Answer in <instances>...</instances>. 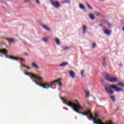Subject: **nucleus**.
<instances>
[{
    "instance_id": "nucleus-1",
    "label": "nucleus",
    "mask_w": 124,
    "mask_h": 124,
    "mask_svg": "<svg viewBox=\"0 0 124 124\" xmlns=\"http://www.w3.org/2000/svg\"><path fill=\"white\" fill-rule=\"evenodd\" d=\"M31 78L32 81L34 82L36 85L40 86L41 87H43L44 89H48L49 88H52L53 87L52 85H54L55 83H57L59 87H62V82H61V78H59L56 80L50 82V84L45 83L43 84L41 83L42 82L43 78L40 77L36 75H33L31 76Z\"/></svg>"
},
{
    "instance_id": "nucleus-2",
    "label": "nucleus",
    "mask_w": 124,
    "mask_h": 124,
    "mask_svg": "<svg viewBox=\"0 0 124 124\" xmlns=\"http://www.w3.org/2000/svg\"><path fill=\"white\" fill-rule=\"evenodd\" d=\"M76 102H77V106L74 107L73 110L77 113L81 114L82 115H85V116L88 117L89 114H90L91 112V110H84V108L80 105V103L78 100H76ZM80 109L84 110L86 112H81L80 111H79Z\"/></svg>"
},
{
    "instance_id": "nucleus-3",
    "label": "nucleus",
    "mask_w": 124,
    "mask_h": 124,
    "mask_svg": "<svg viewBox=\"0 0 124 124\" xmlns=\"http://www.w3.org/2000/svg\"><path fill=\"white\" fill-rule=\"evenodd\" d=\"M89 115V117H90L92 120H93L94 123L96 124H115V123H112L111 120L108 121L107 123H103L100 120H97L96 118H94L92 113H90Z\"/></svg>"
},
{
    "instance_id": "nucleus-4",
    "label": "nucleus",
    "mask_w": 124,
    "mask_h": 124,
    "mask_svg": "<svg viewBox=\"0 0 124 124\" xmlns=\"http://www.w3.org/2000/svg\"><path fill=\"white\" fill-rule=\"evenodd\" d=\"M106 78L107 80V81L110 82L111 83L118 82V78L116 77H113V76H112L110 74H107L106 75Z\"/></svg>"
},
{
    "instance_id": "nucleus-5",
    "label": "nucleus",
    "mask_w": 124,
    "mask_h": 124,
    "mask_svg": "<svg viewBox=\"0 0 124 124\" xmlns=\"http://www.w3.org/2000/svg\"><path fill=\"white\" fill-rule=\"evenodd\" d=\"M61 99L63 101L64 104H66V105H68L69 107H73V109L74 107H75L77 105V102L76 101V103H73L72 101H67L66 99H64V98L62 97Z\"/></svg>"
},
{
    "instance_id": "nucleus-6",
    "label": "nucleus",
    "mask_w": 124,
    "mask_h": 124,
    "mask_svg": "<svg viewBox=\"0 0 124 124\" xmlns=\"http://www.w3.org/2000/svg\"><path fill=\"white\" fill-rule=\"evenodd\" d=\"M50 4L56 8H59L61 6L60 2L58 0H50Z\"/></svg>"
},
{
    "instance_id": "nucleus-7",
    "label": "nucleus",
    "mask_w": 124,
    "mask_h": 124,
    "mask_svg": "<svg viewBox=\"0 0 124 124\" xmlns=\"http://www.w3.org/2000/svg\"><path fill=\"white\" fill-rule=\"evenodd\" d=\"M111 89L112 88H110V85H109V87H105V90L106 91V93L108 94H113L114 93V91L112 90Z\"/></svg>"
},
{
    "instance_id": "nucleus-8",
    "label": "nucleus",
    "mask_w": 124,
    "mask_h": 124,
    "mask_svg": "<svg viewBox=\"0 0 124 124\" xmlns=\"http://www.w3.org/2000/svg\"><path fill=\"white\" fill-rule=\"evenodd\" d=\"M9 59L12 60L16 61H20V62L25 61V59L23 58H16L13 56L9 57Z\"/></svg>"
},
{
    "instance_id": "nucleus-9",
    "label": "nucleus",
    "mask_w": 124,
    "mask_h": 124,
    "mask_svg": "<svg viewBox=\"0 0 124 124\" xmlns=\"http://www.w3.org/2000/svg\"><path fill=\"white\" fill-rule=\"evenodd\" d=\"M110 88H111L113 89H114L116 92H121L124 91L123 88H118L115 85H110Z\"/></svg>"
},
{
    "instance_id": "nucleus-10",
    "label": "nucleus",
    "mask_w": 124,
    "mask_h": 124,
    "mask_svg": "<svg viewBox=\"0 0 124 124\" xmlns=\"http://www.w3.org/2000/svg\"><path fill=\"white\" fill-rule=\"evenodd\" d=\"M5 39L9 43H15V40L13 38H6Z\"/></svg>"
},
{
    "instance_id": "nucleus-11",
    "label": "nucleus",
    "mask_w": 124,
    "mask_h": 124,
    "mask_svg": "<svg viewBox=\"0 0 124 124\" xmlns=\"http://www.w3.org/2000/svg\"><path fill=\"white\" fill-rule=\"evenodd\" d=\"M0 53H1L3 55H7V50L6 49H3L0 50Z\"/></svg>"
},
{
    "instance_id": "nucleus-12",
    "label": "nucleus",
    "mask_w": 124,
    "mask_h": 124,
    "mask_svg": "<svg viewBox=\"0 0 124 124\" xmlns=\"http://www.w3.org/2000/svg\"><path fill=\"white\" fill-rule=\"evenodd\" d=\"M69 74L71 78H75L76 76H75V73L74 72H73V71H71L69 72Z\"/></svg>"
},
{
    "instance_id": "nucleus-13",
    "label": "nucleus",
    "mask_w": 124,
    "mask_h": 124,
    "mask_svg": "<svg viewBox=\"0 0 124 124\" xmlns=\"http://www.w3.org/2000/svg\"><path fill=\"white\" fill-rule=\"evenodd\" d=\"M31 66H32V67H34L35 68L37 69H38L39 68V67L38 65L35 62L32 63H31Z\"/></svg>"
},
{
    "instance_id": "nucleus-14",
    "label": "nucleus",
    "mask_w": 124,
    "mask_h": 124,
    "mask_svg": "<svg viewBox=\"0 0 124 124\" xmlns=\"http://www.w3.org/2000/svg\"><path fill=\"white\" fill-rule=\"evenodd\" d=\"M104 33L106 34L107 35H110L111 31L108 30H104Z\"/></svg>"
},
{
    "instance_id": "nucleus-15",
    "label": "nucleus",
    "mask_w": 124,
    "mask_h": 124,
    "mask_svg": "<svg viewBox=\"0 0 124 124\" xmlns=\"http://www.w3.org/2000/svg\"><path fill=\"white\" fill-rule=\"evenodd\" d=\"M67 65H68V63L67 62H64L63 63L59 64V66L60 67H64L66 66Z\"/></svg>"
},
{
    "instance_id": "nucleus-16",
    "label": "nucleus",
    "mask_w": 124,
    "mask_h": 124,
    "mask_svg": "<svg viewBox=\"0 0 124 124\" xmlns=\"http://www.w3.org/2000/svg\"><path fill=\"white\" fill-rule=\"evenodd\" d=\"M87 28L86 27V25H83V33L85 34V33H86V30H87Z\"/></svg>"
},
{
    "instance_id": "nucleus-17",
    "label": "nucleus",
    "mask_w": 124,
    "mask_h": 124,
    "mask_svg": "<svg viewBox=\"0 0 124 124\" xmlns=\"http://www.w3.org/2000/svg\"><path fill=\"white\" fill-rule=\"evenodd\" d=\"M117 85L121 86V87L124 88V83L119 82L117 83Z\"/></svg>"
},
{
    "instance_id": "nucleus-18",
    "label": "nucleus",
    "mask_w": 124,
    "mask_h": 124,
    "mask_svg": "<svg viewBox=\"0 0 124 124\" xmlns=\"http://www.w3.org/2000/svg\"><path fill=\"white\" fill-rule=\"evenodd\" d=\"M55 42L56 44H57L58 45H60V40L58 38H55Z\"/></svg>"
},
{
    "instance_id": "nucleus-19",
    "label": "nucleus",
    "mask_w": 124,
    "mask_h": 124,
    "mask_svg": "<svg viewBox=\"0 0 124 124\" xmlns=\"http://www.w3.org/2000/svg\"><path fill=\"white\" fill-rule=\"evenodd\" d=\"M86 5H87V6H88V9H89V10H93V7H91L90 5L89 4V3L88 2H86Z\"/></svg>"
},
{
    "instance_id": "nucleus-20",
    "label": "nucleus",
    "mask_w": 124,
    "mask_h": 124,
    "mask_svg": "<svg viewBox=\"0 0 124 124\" xmlns=\"http://www.w3.org/2000/svg\"><path fill=\"white\" fill-rule=\"evenodd\" d=\"M103 22H104V23L107 24V25L108 26V27H109V28H110V27H111V25H110V24L109 23H108L107 21H106V20H104V21H103Z\"/></svg>"
},
{
    "instance_id": "nucleus-21",
    "label": "nucleus",
    "mask_w": 124,
    "mask_h": 124,
    "mask_svg": "<svg viewBox=\"0 0 124 124\" xmlns=\"http://www.w3.org/2000/svg\"><path fill=\"white\" fill-rule=\"evenodd\" d=\"M85 93H86V97H89V96H90L89 91H86Z\"/></svg>"
},
{
    "instance_id": "nucleus-22",
    "label": "nucleus",
    "mask_w": 124,
    "mask_h": 124,
    "mask_svg": "<svg viewBox=\"0 0 124 124\" xmlns=\"http://www.w3.org/2000/svg\"><path fill=\"white\" fill-rule=\"evenodd\" d=\"M89 16H90V19H91L92 20H93L94 19V17L93 15L90 14V15H89Z\"/></svg>"
},
{
    "instance_id": "nucleus-23",
    "label": "nucleus",
    "mask_w": 124,
    "mask_h": 124,
    "mask_svg": "<svg viewBox=\"0 0 124 124\" xmlns=\"http://www.w3.org/2000/svg\"><path fill=\"white\" fill-rule=\"evenodd\" d=\"M43 28L46 29V30L47 31H50V29L46 26H43Z\"/></svg>"
},
{
    "instance_id": "nucleus-24",
    "label": "nucleus",
    "mask_w": 124,
    "mask_h": 124,
    "mask_svg": "<svg viewBox=\"0 0 124 124\" xmlns=\"http://www.w3.org/2000/svg\"><path fill=\"white\" fill-rule=\"evenodd\" d=\"M79 8L80 9H85V7H84V6L81 4H79Z\"/></svg>"
},
{
    "instance_id": "nucleus-25",
    "label": "nucleus",
    "mask_w": 124,
    "mask_h": 124,
    "mask_svg": "<svg viewBox=\"0 0 124 124\" xmlns=\"http://www.w3.org/2000/svg\"><path fill=\"white\" fill-rule=\"evenodd\" d=\"M42 40H43V41L44 42H48V39H47V38H43Z\"/></svg>"
},
{
    "instance_id": "nucleus-26",
    "label": "nucleus",
    "mask_w": 124,
    "mask_h": 124,
    "mask_svg": "<svg viewBox=\"0 0 124 124\" xmlns=\"http://www.w3.org/2000/svg\"><path fill=\"white\" fill-rule=\"evenodd\" d=\"M110 99H111L112 100V101H115V97L114 96H110Z\"/></svg>"
},
{
    "instance_id": "nucleus-27",
    "label": "nucleus",
    "mask_w": 124,
    "mask_h": 124,
    "mask_svg": "<svg viewBox=\"0 0 124 124\" xmlns=\"http://www.w3.org/2000/svg\"><path fill=\"white\" fill-rule=\"evenodd\" d=\"M94 14L96 15V16H100V13H99L98 12H95L94 13Z\"/></svg>"
},
{
    "instance_id": "nucleus-28",
    "label": "nucleus",
    "mask_w": 124,
    "mask_h": 124,
    "mask_svg": "<svg viewBox=\"0 0 124 124\" xmlns=\"http://www.w3.org/2000/svg\"><path fill=\"white\" fill-rule=\"evenodd\" d=\"M25 75H27V76H30V75H31V76H30V77H31V76H32V75H35V74H31L29 73H25Z\"/></svg>"
},
{
    "instance_id": "nucleus-29",
    "label": "nucleus",
    "mask_w": 124,
    "mask_h": 124,
    "mask_svg": "<svg viewBox=\"0 0 124 124\" xmlns=\"http://www.w3.org/2000/svg\"><path fill=\"white\" fill-rule=\"evenodd\" d=\"M84 70H82L81 74V76H82V77H85V76L84 75Z\"/></svg>"
},
{
    "instance_id": "nucleus-30",
    "label": "nucleus",
    "mask_w": 124,
    "mask_h": 124,
    "mask_svg": "<svg viewBox=\"0 0 124 124\" xmlns=\"http://www.w3.org/2000/svg\"><path fill=\"white\" fill-rule=\"evenodd\" d=\"M63 0L65 1L63 2V4L67 3H68L69 1V0Z\"/></svg>"
},
{
    "instance_id": "nucleus-31",
    "label": "nucleus",
    "mask_w": 124,
    "mask_h": 124,
    "mask_svg": "<svg viewBox=\"0 0 124 124\" xmlns=\"http://www.w3.org/2000/svg\"><path fill=\"white\" fill-rule=\"evenodd\" d=\"M96 46V43H93V45L92 46V48H94Z\"/></svg>"
},
{
    "instance_id": "nucleus-32",
    "label": "nucleus",
    "mask_w": 124,
    "mask_h": 124,
    "mask_svg": "<svg viewBox=\"0 0 124 124\" xmlns=\"http://www.w3.org/2000/svg\"><path fill=\"white\" fill-rule=\"evenodd\" d=\"M94 117L95 118H98V114H97V113H94Z\"/></svg>"
},
{
    "instance_id": "nucleus-33",
    "label": "nucleus",
    "mask_w": 124,
    "mask_h": 124,
    "mask_svg": "<svg viewBox=\"0 0 124 124\" xmlns=\"http://www.w3.org/2000/svg\"><path fill=\"white\" fill-rule=\"evenodd\" d=\"M103 65L104 67H106V62H104Z\"/></svg>"
},
{
    "instance_id": "nucleus-34",
    "label": "nucleus",
    "mask_w": 124,
    "mask_h": 124,
    "mask_svg": "<svg viewBox=\"0 0 124 124\" xmlns=\"http://www.w3.org/2000/svg\"><path fill=\"white\" fill-rule=\"evenodd\" d=\"M23 1H25L26 2H30L31 0H23Z\"/></svg>"
},
{
    "instance_id": "nucleus-35",
    "label": "nucleus",
    "mask_w": 124,
    "mask_h": 124,
    "mask_svg": "<svg viewBox=\"0 0 124 124\" xmlns=\"http://www.w3.org/2000/svg\"><path fill=\"white\" fill-rule=\"evenodd\" d=\"M36 1L37 4H40V1H39V0H36Z\"/></svg>"
},
{
    "instance_id": "nucleus-36",
    "label": "nucleus",
    "mask_w": 124,
    "mask_h": 124,
    "mask_svg": "<svg viewBox=\"0 0 124 124\" xmlns=\"http://www.w3.org/2000/svg\"><path fill=\"white\" fill-rule=\"evenodd\" d=\"M103 61H104V62H105V61H106V58H103Z\"/></svg>"
},
{
    "instance_id": "nucleus-37",
    "label": "nucleus",
    "mask_w": 124,
    "mask_h": 124,
    "mask_svg": "<svg viewBox=\"0 0 124 124\" xmlns=\"http://www.w3.org/2000/svg\"><path fill=\"white\" fill-rule=\"evenodd\" d=\"M23 67H26V68H27V66L26 65H23Z\"/></svg>"
},
{
    "instance_id": "nucleus-38",
    "label": "nucleus",
    "mask_w": 124,
    "mask_h": 124,
    "mask_svg": "<svg viewBox=\"0 0 124 124\" xmlns=\"http://www.w3.org/2000/svg\"><path fill=\"white\" fill-rule=\"evenodd\" d=\"M64 50L68 49V47H64Z\"/></svg>"
},
{
    "instance_id": "nucleus-39",
    "label": "nucleus",
    "mask_w": 124,
    "mask_h": 124,
    "mask_svg": "<svg viewBox=\"0 0 124 124\" xmlns=\"http://www.w3.org/2000/svg\"><path fill=\"white\" fill-rule=\"evenodd\" d=\"M26 68H27L28 69H31V68H30V67H28V66H27V67H26Z\"/></svg>"
},
{
    "instance_id": "nucleus-40",
    "label": "nucleus",
    "mask_w": 124,
    "mask_h": 124,
    "mask_svg": "<svg viewBox=\"0 0 124 124\" xmlns=\"http://www.w3.org/2000/svg\"><path fill=\"white\" fill-rule=\"evenodd\" d=\"M102 26H103L102 24H101L99 25V27H102Z\"/></svg>"
},
{
    "instance_id": "nucleus-41",
    "label": "nucleus",
    "mask_w": 124,
    "mask_h": 124,
    "mask_svg": "<svg viewBox=\"0 0 124 124\" xmlns=\"http://www.w3.org/2000/svg\"><path fill=\"white\" fill-rule=\"evenodd\" d=\"M25 55H26V56H28V54L27 53H25Z\"/></svg>"
},
{
    "instance_id": "nucleus-42",
    "label": "nucleus",
    "mask_w": 124,
    "mask_h": 124,
    "mask_svg": "<svg viewBox=\"0 0 124 124\" xmlns=\"http://www.w3.org/2000/svg\"><path fill=\"white\" fill-rule=\"evenodd\" d=\"M9 57L7 56V55L6 56V58H9Z\"/></svg>"
},
{
    "instance_id": "nucleus-43",
    "label": "nucleus",
    "mask_w": 124,
    "mask_h": 124,
    "mask_svg": "<svg viewBox=\"0 0 124 124\" xmlns=\"http://www.w3.org/2000/svg\"><path fill=\"white\" fill-rule=\"evenodd\" d=\"M122 30L124 31V27L122 29Z\"/></svg>"
},
{
    "instance_id": "nucleus-44",
    "label": "nucleus",
    "mask_w": 124,
    "mask_h": 124,
    "mask_svg": "<svg viewBox=\"0 0 124 124\" xmlns=\"http://www.w3.org/2000/svg\"><path fill=\"white\" fill-rule=\"evenodd\" d=\"M104 0H101V1H103Z\"/></svg>"
}]
</instances>
